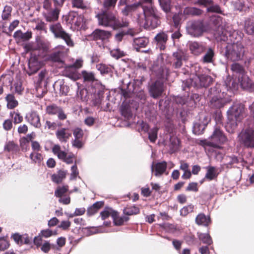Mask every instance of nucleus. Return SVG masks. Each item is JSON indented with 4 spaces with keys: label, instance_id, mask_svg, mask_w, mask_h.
<instances>
[{
    "label": "nucleus",
    "instance_id": "f257e3e1",
    "mask_svg": "<svg viewBox=\"0 0 254 254\" xmlns=\"http://www.w3.org/2000/svg\"><path fill=\"white\" fill-rule=\"evenodd\" d=\"M144 0L146 4L142 7L143 14H137L139 25L145 29L155 28L160 24L157 10L153 5L152 0Z\"/></svg>",
    "mask_w": 254,
    "mask_h": 254
},
{
    "label": "nucleus",
    "instance_id": "f03ea898",
    "mask_svg": "<svg viewBox=\"0 0 254 254\" xmlns=\"http://www.w3.org/2000/svg\"><path fill=\"white\" fill-rule=\"evenodd\" d=\"M228 122L226 126L228 131L233 132L239 123L246 116L245 106L241 103L234 104L227 112Z\"/></svg>",
    "mask_w": 254,
    "mask_h": 254
},
{
    "label": "nucleus",
    "instance_id": "7ed1b4c3",
    "mask_svg": "<svg viewBox=\"0 0 254 254\" xmlns=\"http://www.w3.org/2000/svg\"><path fill=\"white\" fill-rule=\"evenodd\" d=\"M98 24L104 27H110L114 30L120 28L128 27L129 22L126 20L120 21L112 12L106 11L101 12L96 15Z\"/></svg>",
    "mask_w": 254,
    "mask_h": 254
},
{
    "label": "nucleus",
    "instance_id": "20e7f679",
    "mask_svg": "<svg viewBox=\"0 0 254 254\" xmlns=\"http://www.w3.org/2000/svg\"><path fill=\"white\" fill-rule=\"evenodd\" d=\"M52 1V0H42V13L46 21L49 22H54L58 20L61 8L63 6L57 5L56 2H54V7L53 8Z\"/></svg>",
    "mask_w": 254,
    "mask_h": 254
},
{
    "label": "nucleus",
    "instance_id": "39448f33",
    "mask_svg": "<svg viewBox=\"0 0 254 254\" xmlns=\"http://www.w3.org/2000/svg\"><path fill=\"white\" fill-rule=\"evenodd\" d=\"M213 82V78L209 75L205 74L193 75L190 79L183 82V88L186 90V87L190 86L199 88L207 87Z\"/></svg>",
    "mask_w": 254,
    "mask_h": 254
},
{
    "label": "nucleus",
    "instance_id": "423d86ee",
    "mask_svg": "<svg viewBox=\"0 0 254 254\" xmlns=\"http://www.w3.org/2000/svg\"><path fill=\"white\" fill-rule=\"evenodd\" d=\"M245 49L243 44L239 42L228 44L226 47L225 56L231 61H238L242 59Z\"/></svg>",
    "mask_w": 254,
    "mask_h": 254
},
{
    "label": "nucleus",
    "instance_id": "0eeeda50",
    "mask_svg": "<svg viewBox=\"0 0 254 254\" xmlns=\"http://www.w3.org/2000/svg\"><path fill=\"white\" fill-rule=\"evenodd\" d=\"M50 30L56 37L64 39L68 46H73L74 43L71 38L70 35L63 30L60 23H57L51 25Z\"/></svg>",
    "mask_w": 254,
    "mask_h": 254
},
{
    "label": "nucleus",
    "instance_id": "6e6552de",
    "mask_svg": "<svg viewBox=\"0 0 254 254\" xmlns=\"http://www.w3.org/2000/svg\"><path fill=\"white\" fill-rule=\"evenodd\" d=\"M239 141L247 147H254V129L248 127L243 129L239 135Z\"/></svg>",
    "mask_w": 254,
    "mask_h": 254
},
{
    "label": "nucleus",
    "instance_id": "1a4fd4ad",
    "mask_svg": "<svg viewBox=\"0 0 254 254\" xmlns=\"http://www.w3.org/2000/svg\"><path fill=\"white\" fill-rule=\"evenodd\" d=\"M187 30L190 35L194 37H199L204 31V26L200 21H190L188 23Z\"/></svg>",
    "mask_w": 254,
    "mask_h": 254
},
{
    "label": "nucleus",
    "instance_id": "9d476101",
    "mask_svg": "<svg viewBox=\"0 0 254 254\" xmlns=\"http://www.w3.org/2000/svg\"><path fill=\"white\" fill-rule=\"evenodd\" d=\"M209 139L211 140L213 147H218L219 145L224 143L227 139L220 128L216 127Z\"/></svg>",
    "mask_w": 254,
    "mask_h": 254
},
{
    "label": "nucleus",
    "instance_id": "9b49d317",
    "mask_svg": "<svg viewBox=\"0 0 254 254\" xmlns=\"http://www.w3.org/2000/svg\"><path fill=\"white\" fill-rule=\"evenodd\" d=\"M143 5H142L140 2L137 3L127 5L124 9L122 10V12L124 15H127L130 12H134V17H135L137 23L139 24L137 19V14H143L142 9Z\"/></svg>",
    "mask_w": 254,
    "mask_h": 254
},
{
    "label": "nucleus",
    "instance_id": "f8f14e48",
    "mask_svg": "<svg viewBox=\"0 0 254 254\" xmlns=\"http://www.w3.org/2000/svg\"><path fill=\"white\" fill-rule=\"evenodd\" d=\"M150 70L153 73L160 79L166 80L169 75V69L166 67L160 66L157 63H154Z\"/></svg>",
    "mask_w": 254,
    "mask_h": 254
},
{
    "label": "nucleus",
    "instance_id": "ddd939ff",
    "mask_svg": "<svg viewBox=\"0 0 254 254\" xmlns=\"http://www.w3.org/2000/svg\"><path fill=\"white\" fill-rule=\"evenodd\" d=\"M46 113L50 115L58 116L60 120H64L66 119L67 116L64 113L63 109L56 104H52L48 106L46 109Z\"/></svg>",
    "mask_w": 254,
    "mask_h": 254
},
{
    "label": "nucleus",
    "instance_id": "4468645a",
    "mask_svg": "<svg viewBox=\"0 0 254 254\" xmlns=\"http://www.w3.org/2000/svg\"><path fill=\"white\" fill-rule=\"evenodd\" d=\"M163 91V83L159 80L155 81L149 87L150 94L154 98H157L161 96Z\"/></svg>",
    "mask_w": 254,
    "mask_h": 254
},
{
    "label": "nucleus",
    "instance_id": "2eb2a0df",
    "mask_svg": "<svg viewBox=\"0 0 254 254\" xmlns=\"http://www.w3.org/2000/svg\"><path fill=\"white\" fill-rule=\"evenodd\" d=\"M210 102L212 107L218 109L223 107L228 103L227 100L221 93L212 97Z\"/></svg>",
    "mask_w": 254,
    "mask_h": 254
},
{
    "label": "nucleus",
    "instance_id": "dca6fc26",
    "mask_svg": "<svg viewBox=\"0 0 254 254\" xmlns=\"http://www.w3.org/2000/svg\"><path fill=\"white\" fill-rule=\"evenodd\" d=\"M197 3L207 7L208 12L221 13L219 6L217 4H214L212 0H198Z\"/></svg>",
    "mask_w": 254,
    "mask_h": 254
},
{
    "label": "nucleus",
    "instance_id": "f3484780",
    "mask_svg": "<svg viewBox=\"0 0 254 254\" xmlns=\"http://www.w3.org/2000/svg\"><path fill=\"white\" fill-rule=\"evenodd\" d=\"M189 46L191 53L194 55H199L205 50V46L201 43L190 42Z\"/></svg>",
    "mask_w": 254,
    "mask_h": 254
},
{
    "label": "nucleus",
    "instance_id": "a211bd4d",
    "mask_svg": "<svg viewBox=\"0 0 254 254\" xmlns=\"http://www.w3.org/2000/svg\"><path fill=\"white\" fill-rule=\"evenodd\" d=\"M91 36L95 40L103 41L108 39L111 36V33L108 31L97 29L92 32Z\"/></svg>",
    "mask_w": 254,
    "mask_h": 254
},
{
    "label": "nucleus",
    "instance_id": "6ab92c4d",
    "mask_svg": "<svg viewBox=\"0 0 254 254\" xmlns=\"http://www.w3.org/2000/svg\"><path fill=\"white\" fill-rule=\"evenodd\" d=\"M167 163L165 161L153 164L151 166V171L154 172V175L156 177L161 176L166 170Z\"/></svg>",
    "mask_w": 254,
    "mask_h": 254
},
{
    "label": "nucleus",
    "instance_id": "aec40b11",
    "mask_svg": "<svg viewBox=\"0 0 254 254\" xmlns=\"http://www.w3.org/2000/svg\"><path fill=\"white\" fill-rule=\"evenodd\" d=\"M239 82L241 87L244 89H253L254 88V84L245 74L239 76Z\"/></svg>",
    "mask_w": 254,
    "mask_h": 254
},
{
    "label": "nucleus",
    "instance_id": "412c9836",
    "mask_svg": "<svg viewBox=\"0 0 254 254\" xmlns=\"http://www.w3.org/2000/svg\"><path fill=\"white\" fill-rule=\"evenodd\" d=\"M57 138L62 142H66L71 136V133L68 129L62 128L58 129L56 132Z\"/></svg>",
    "mask_w": 254,
    "mask_h": 254
},
{
    "label": "nucleus",
    "instance_id": "4be33fe9",
    "mask_svg": "<svg viewBox=\"0 0 254 254\" xmlns=\"http://www.w3.org/2000/svg\"><path fill=\"white\" fill-rule=\"evenodd\" d=\"M40 68V64L34 58H31L28 62L27 73L31 75L36 73Z\"/></svg>",
    "mask_w": 254,
    "mask_h": 254
},
{
    "label": "nucleus",
    "instance_id": "5701e85b",
    "mask_svg": "<svg viewBox=\"0 0 254 254\" xmlns=\"http://www.w3.org/2000/svg\"><path fill=\"white\" fill-rule=\"evenodd\" d=\"M26 118L34 127L39 128L41 126L40 117L36 112H31L27 115Z\"/></svg>",
    "mask_w": 254,
    "mask_h": 254
},
{
    "label": "nucleus",
    "instance_id": "b1692460",
    "mask_svg": "<svg viewBox=\"0 0 254 254\" xmlns=\"http://www.w3.org/2000/svg\"><path fill=\"white\" fill-rule=\"evenodd\" d=\"M31 37V32L27 31L25 33H22L21 30L16 31L13 35V37L18 42L27 41L29 40Z\"/></svg>",
    "mask_w": 254,
    "mask_h": 254
},
{
    "label": "nucleus",
    "instance_id": "393cba45",
    "mask_svg": "<svg viewBox=\"0 0 254 254\" xmlns=\"http://www.w3.org/2000/svg\"><path fill=\"white\" fill-rule=\"evenodd\" d=\"M149 43V40L145 37H139L134 38L133 42V46L136 51H139L141 48H144Z\"/></svg>",
    "mask_w": 254,
    "mask_h": 254
},
{
    "label": "nucleus",
    "instance_id": "a878e982",
    "mask_svg": "<svg viewBox=\"0 0 254 254\" xmlns=\"http://www.w3.org/2000/svg\"><path fill=\"white\" fill-rule=\"evenodd\" d=\"M181 170L184 171V174L182 176V178L183 179H189L191 176V173L189 169V165L184 161H180V167Z\"/></svg>",
    "mask_w": 254,
    "mask_h": 254
},
{
    "label": "nucleus",
    "instance_id": "bb28decb",
    "mask_svg": "<svg viewBox=\"0 0 254 254\" xmlns=\"http://www.w3.org/2000/svg\"><path fill=\"white\" fill-rule=\"evenodd\" d=\"M157 44L160 46L161 50L165 49V44L166 43L168 39L167 35L164 33H160L158 34L155 37Z\"/></svg>",
    "mask_w": 254,
    "mask_h": 254
},
{
    "label": "nucleus",
    "instance_id": "cd10ccee",
    "mask_svg": "<svg viewBox=\"0 0 254 254\" xmlns=\"http://www.w3.org/2000/svg\"><path fill=\"white\" fill-rule=\"evenodd\" d=\"M7 102V107L9 109H13L18 104V101L16 100L13 94H8L5 98Z\"/></svg>",
    "mask_w": 254,
    "mask_h": 254
},
{
    "label": "nucleus",
    "instance_id": "c85d7f7f",
    "mask_svg": "<svg viewBox=\"0 0 254 254\" xmlns=\"http://www.w3.org/2000/svg\"><path fill=\"white\" fill-rule=\"evenodd\" d=\"M67 174V172L64 170H59L57 174H54L52 175L51 177L52 180L53 182L59 184L61 183L63 180L65 178Z\"/></svg>",
    "mask_w": 254,
    "mask_h": 254
},
{
    "label": "nucleus",
    "instance_id": "c756f323",
    "mask_svg": "<svg viewBox=\"0 0 254 254\" xmlns=\"http://www.w3.org/2000/svg\"><path fill=\"white\" fill-rule=\"evenodd\" d=\"M113 219L114 222L116 225L120 226L124 224L125 222H127L129 219L127 216H120L117 211L113 214Z\"/></svg>",
    "mask_w": 254,
    "mask_h": 254
},
{
    "label": "nucleus",
    "instance_id": "7c9ffc66",
    "mask_svg": "<svg viewBox=\"0 0 254 254\" xmlns=\"http://www.w3.org/2000/svg\"><path fill=\"white\" fill-rule=\"evenodd\" d=\"M206 169L207 172L205 176V179L211 181L217 177L218 173H217L216 168L214 167L208 166L206 167Z\"/></svg>",
    "mask_w": 254,
    "mask_h": 254
},
{
    "label": "nucleus",
    "instance_id": "2f4dec72",
    "mask_svg": "<svg viewBox=\"0 0 254 254\" xmlns=\"http://www.w3.org/2000/svg\"><path fill=\"white\" fill-rule=\"evenodd\" d=\"M52 152L61 160L64 159L67 153L66 151L62 150L61 146L58 144H55L53 146Z\"/></svg>",
    "mask_w": 254,
    "mask_h": 254
},
{
    "label": "nucleus",
    "instance_id": "473e14b6",
    "mask_svg": "<svg viewBox=\"0 0 254 254\" xmlns=\"http://www.w3.org/2000/svg\"><path fill=\"white\" fill-rule=\"evenodd\" d=\"M245 27L247 33L249 34H254V18L246 20Z\"/></svg>",
    "mask_w": 254,
    "mask_h": 254
},
{
    "label": "nucleus",
    "instance_id": "72a5a7b5",
    "mask_svg": "<svg viewBox=\"0 0 254 254\" xmlns=\"http://www.w3.org/2000/svg\"><path fill=\"white\" fill-rule=\"evenodd\" d=\"M64 56V52L61 51H56L52 53L49 59L53 62L62 63L63 57Z\"/></svg>",
    "mask_w": 254,
    "mask_h": 254
},
{
    "label": "nucleus",
    "instance_id": "f704fd0d",
    "mask_svg": "<svg viewBox=\"0 0 254 254\" xmlns=\"http://www.w3.org/2000/svg\"><path fill=\"white\" fill-rule=\"evenodd\" d=\"M65 76L70 79L75 81L80 78V74L75 69L69 68L65 71Z\"/></svg>",
    "mask_w": 254,
    "mask_h": 254
},
{
    "label": "nucleus",
    "instance_id": "c9c22d12",
    "mask_svg": "<svg viewBox=\"0 0 254 254\" xmlns=\"http://www.w3.org/2000/svg\"><path fill=\"white\" fill-rule=\"evenodd\" d=\"M214 56V52L212 48H209L203 57V62L206 63L212 62Z\"/></svg>",
    "mask_w": 254,
    "mask_h": 254
},
{
    "label": "nucleus",
    "instance_id": "e433bc0d",
    "mask_svg": "<svg viewBox=\"0 0 254 254\" xmlns=\"http://www.w3.org/2000/svg\"><path fill=\"white\" fill-rule=\"evenodd\" d=\"M209 221V218L202 213L198 214L195 219V222L198 225L206 226L208 224Z\"/></svg>",
    "mask_w": 254,
    "mask_h": 254
},
{
    "label": "nucleus",
    "instance_id": "4c0bfd02",
    "mask_svg": "<svg viewBox=\"0 0 254 254\" xmlns=\"http://www.w3.org/2000/svg\"><path fill=\"white\" fill-rule=\"evenodd\" d=\"M81 74L84 81L93 82L95 80V75L93 72L83 70L81 72Z\"/></svg>",
    "mask_w": 254,
    "mask_h": 254
},
{
    "label": "nucleus",
    "instance_id": "58836bf2",
    "mask_svg": "<svg viewBox=\"0 0 254 254\" xmlns=\"http://www.w3.org/2000/svg\"><path fill=\"white\" fill-rule=\"evenodd\" d=\"M135 32L133 31V30L130 29L127 30V32H120L116 34L115 36V39L116 41L118 42H120L122 41L124 36L126 34H129L131 36H133Z\"/></svg>",
    "mask_w": 254,
    "mask_h": 254
},
{
    "label": "nucleus",
    "instance_id": "ea45409f",
    "mask_svg": "<svg viewBox=\"0 0 254 254\" xmlns=\"http://www.w3.org/2000/svg\"><path fill=\"white\" fill-rule=\"evenodd\" d=\"M139 212V209L135 206L127 207L124 209V213L127 215H135Z\"/></svg>",
    "mask_w": 254,
    "mask_h": 254
},
{
    "label": "nucleus",
    "instance_id": "a19ab883",
    "mask_svg": "<svg viewBox=\"0 0 254 254\" xmlns=\"http://www.w3.org/2000/svg\"><path fill=\"white\" fill-rule=\"evenodd\" d=\"M171 0H159L162 9L166 13L171 10Z\"/></svg>",
    "mask_w": 254,
    "mask_h": 254
},
{
    "label": "nucleus",
    "instance_id": "79ce46f5",
    "mask_svg": "<svg viewBox=\"0 0 254 254\" xmlns=\"http://www.w3.org/2000/svg\"><path fill=\"white\" fill-rule=\"evenodd\" d=\"M12 9L11 6L9 5H6L4 6L1 14V17L3 20H7L10 17Z\"/></svg>",
    "mask_w": 254,
    "mask_h": 254
},
{
    "label": "nucleus",
    "instance_id": "37998d69",
    "mask_svg": "<svg viewBox=\"0 0 254 254\" xmlns=\"http://www.w3.org/2000/svg\"><path fill=\"white\" fill-rule=\"evenodd\" d=\"M234 6L236 9L239 11H245L248 8V6L246 4L245 0H238L235 2Z\"/></svg>",
    "mask_w": 254,
    "mask_h": 254
},
{
    "label": "nucleus",
    "instance_id": "c03bdc74",
    "mask_svg": "<svg viewBox=\"0 0 254 254\" xmlns=\"http://www.w3.org/2000/svg\"><path fill=\"white\" fill-rule=\"evenodd\" d=\"M231 70L237 73H239L240 76L244 74V69L243 67L238 63H234L231 65Z\"/></svg>",
    "mask_w": 254,
    "mask_h": 254
},
{
    "label": "nucleus",
    "instance_id": "a18cd8bd",
    "mask_svg": "<svg viewBox=\"0 0 254 254\" xmlns=\"http://www.w3.org/2000/svg\"><path fill=\"white\" fill-rule=\"evenodd\" d=\"M71 2L73 7L84 9L87 7L83 0H71Z\"/></svg>",
    "mask_w": 254,
    "mask_h": 254
},
{
    "label": "nucleus",
    "instance_id": "49530a36",
    "mask_svg": "<svg viewBox=\"0 0 254 254\" xmlns=\"http://www.w3.org/2000/svg\"><path fill=\"white\" fill-rule=\"evenodd\" d=\"M198 238L203 243L210 245L212 240L210 235L207 233H198Z\"/></svg>",
    "mask_w": 254,
    "mask_h": 254
},
{
    "label": "nucleus",
    "instance_id": "de8ad7c7",
    "mask_svg": "<svg viewBox=\"0 0 254 254\" xmlns=\"http://www.w3.org/2000/svg\"><path fill=\"white\" fill-rule=\"evenodd\" d=\"M115 211L110 208H106L104 211L100 213V215L103 220L108 218L110 215L113 217V214Z\"/></svg>",
    "mask_w": 254,
    "mask_h": 254
},
{
    "label": "nucleus",
    "instance_id": "09e8293b",
    "mask_svg": "<svg viewBox=\"0 0 254 254\" xmlns=\"http://www.w3.org/2000/svg\"><path fill=\"white\" fill-rule=\"evenodd\" d=\"M31 159L36 163H40L43 160L42 155L37 152L33 151L30 155Z\"/></svg>",
    "mask_w": 254,
    "mask_h": 254
},
{
    "label": "nucleus",
    "instance_id": "8fccbe9b",
    "mask_svg": "<svg viewBox=\"0 0 254 254\" xmlns=\"http://www.w3.org/2000/svg\"><path fill=\"white\" fill-rule=\"evenodd\" d=\"M18 146L13 141H9L4 146V150L8 152H15L18 150Z\"/></svg>",
    "mask_w": 254,
    "mask_h": 254
},
{
    "label": "nucleus",
    "instance_id": "3c124183",
    "mask_svg": "<svg viewBox=\"0 0 254 254\" xmlns=\"http://www.w3.org/2000/svg\"><path fill=\"white\" fill-rule=\"evenodd\" d=\"M68 188V187L67 186L58 187L57 190L55 191V195L57 197H61L67 191Z\"/></svg>",
    "mask_w": 254,
    "mask_h": 254
},
{
    "label": "nucleus",
    "instance_id": "603ef678",
    "mask_svg": "<svg viewBox=\"0 0 254 254\" xmlns=\"http://www.w3.org/2000/svg\"><path fill=\"white\" fill-rule=\"evenodd\" d=\"M54 248V246L49 241H45L41 246V250L45 253H48L49 251Z\"/></svg>",
    "mask_w": 254,
    "mask_h": 254
},
{
    "label": "nucleus",
    "instance_id": "864d4df0",
    "mask_svg": "<svg viewBox=\"0 0 254 254\" xmlns=\"http://www.w3.org/2000/svg\"><path fill=\"white\" fill-rule=\"evenodd\" d=\"M193 205H189L187 206L184 207L180 210L181 215L184 216H186L189 213L192 212L193 209Z\"/></svg>",
    "mask_w": 254,
    "mask_h": 254
},
{
    "label": "nucleus",
    "instance_id": "5fc2aeb1",
    "mask_svg": "<svg viewBox=\"0 0 254 254\" xmlns=\"http://www.w3.org/2000/svg\"><path fill=\"white\" fill-rule=\"evenodd\" d=\"M97 69L100 71L101 74L108 73L110 71V68L106 65L102 64H97Z\"/></svg>",
    "mask_w": 254,
    "mask_h": 254
},
{
    "label": "nucleus",
    "instance_id": "6e6d98bb",
    "mask_svg": "<svg viewBox=\"0 0 254 254\" xmlns=\"http://www.w3.org/2000/svg\"><path fill=\"white\" fill-rule=\"evenodd\" d=\"M199 253L201 254H212L215 253L214 250L212 247H208L207 246L202 247L199 248Z\"/></svg>",
    "mask_w": 254,
    "mask_h": 254
},
{
    "label": "nucleus",
    "instance_id": "4d7b16f0",
    "mask_svg": "<svg viewBox=\"0 0 254 254\" xmlns=\"http://www.w3.org/2000/svg\"><path fill=\"white\" fill-rule=\"evenodd\" d=\"M158 128H153L148 134L149 139L151 142H155L157 137Z\"/></svg>",
    "mask_w": 254,
    "mask_h": 254
},
{
    "label": "nucleus",
    "instance_id": "13d9d810",
    "mask_svg": "<svg viewBox=\"0 0 254 254\" xmlns=\"http://www.w3.org/2000/svg\"><path fill=\"white\" fill-rule=\"evenodd\" d=\"M71 173L70 174V180H75L79 174V172L76 164L71 167Z\"/></svg>",
    "mask_w": 254,
    "mask_h": 254
},
{
    "label": "nucleus",
    "instance_id": "bf43d9fd",
    "mask_svg": "<svg viewBox=\"0 0 254 254\" xmlns=\"http://www.w3.org/2000/svg\"><path fill=\"white\" fill-rule=\"evenodd\" d=\"M111 54L112 57L119 59L121 57H123L125 54L123 51H121L119 49H114L111 51Z\"/></svg>",
    "mask_w": 254,
    "mask_h": 254
},
{
    "label": "nucleus",
    "instance_id": "052dcab7",
    "mask_svg": "<svg viewBox=\"0 0 254 254\" xmlns=\"http://www.w3.org/2000/svg\"><path fill=\"white\" fill-rule=\"evenodd\" d=\"M117 0H104L103 2L104 7L109 9L110 7H114L116 5Z\"/></svg>",
    "mask_w": 254,
    "mask_h": 254
},
{
    "label": "nucleus",
    "instance_id": "680f3d73",
    "mask_svg": "<svg viewBox=\"0 0 254 254\" xmlns=\"http://www.w3.org/2000/svg\"><path fill=\"white\" fill-rule=\"evenodd\" d=\"M170 141L173 145V149H177L180 144L179 139L176 137H171L170 138Z\"/></svg>",
    "mask_w": 254,
    "mask_h": 254
},
{
    "label": "nucleus",
    "instance_id": "e2e57ef3",
    "mask_svg": "<svg viewBox=\"0 0 254 254\" xmlns=\"http://www.w3.org/2000/svg\"><path fill=\"white\" fill-rule=\"evenodd\" d=\"M8 242L4 239H0V250L3 251L8 248Z\"/></svg>",
    "mask_w": 254,
    "mask_h": 254
},
{
    "label": "nucleus",
    "instance_id": "0e129e2a",
    "mask_svg": "<svg viewBox=\"0 0 254 254\" xmlns=\"http://www.w3.org/2000/svg\"><path fill=\"white\" fill-rule=\"evenodd\" d=\"M197 143L200 145H202L204 147L207 146H213V145L212 143V141L210 139L207 140V139H203V140H199L197 141Z\"/></svg>",
    "mask_w": 254,
    "mask_h": 254
},
{
    "label": "nucleus",
    "instance_id": "69168bd1",
    "mask_svg": "<svg viewBox=\"0 0 254 254\" xmlns=\"http://www.w3.org/2000/svg\"><path fill=\"white\" fill-rule=\"evenodd\" d=\"M73 135L75 138H81L83 135V130L79 128H75L73 131Z\"/></svg>",
    "mask_w": 254,
    "mask_h": 254
},
{
    "label": "nucleus",
    "instance_id": "338daca9",
    "mask_svg": "<svg viewBox=\"0 0 254 254\" xmlns=\"http://www.w3.org/2000/svg\"><path fill=\"white\" fill-rule=\"evenodd\" d=\"M186 190L188 191H197L198 190L197 183L193 182L190 183Z\"/></svg>",
    "mask_w": 254,
    "mask_h": 254
},
{
    "label": "nucleus",
    "instance_id": "774afa93",
    "mask_svg": "<svg viewBox=\"0 0 254 254\" xmlns=\"http://www.w3.org/2000/svg\"><path fill=\"white\" fill-rule=\"evenodd\" d=\"M60 93L62 95L65 96L67 95V93L69 92V87L66 85L62 84L60 87Z\"/></svg>",
    "mask_w": 254,
    "mask_h": 254
}]
</instances>
